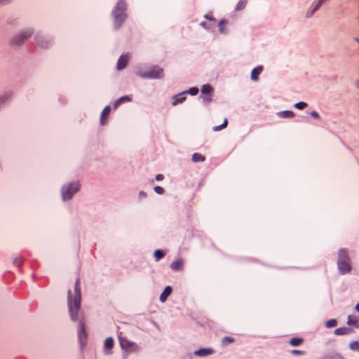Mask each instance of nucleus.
Masks as SVG:
<instances>
[{"label": "nucleus", "mask_w": 359, "mask_h": 359, "mask_svg": "<svg viewBox=\"0 0 359 359\" xmlns=\"http://www.w3.org/2000/svg\"><path fill=\"white\" fill-rule=\"evenodd\" d=\"M172 291V289L170 286H167L165 287L164 290L160 295V301L161 302H165L168 297L170 295L171 292Z\"/></svg>", "instance_id": "nucleus-18"}, {"label": "nucleus", "mask_w": 359, "mask_h": 359, "mask_svg": "<svg viewBox=\"0 0 359 359\" xmlns=\"http://www.w3.org/2000/svg\"><path fill=\"white\" fill-rule=\"evenodd\" d=\"M227 124H228L227 118H224L223 123L220 126H215L213 128V130L214 131L221 130L225 128L226 127Z\"/></svg>", "instance_id": "nucleus-29"}, {"label": "nucleus", "mask_w": 359, "mask_h": 359, "mask_svg": "<svg viewBox=\"0 0 359 359\" xmlns=\"http://www.w3.org/2000/svg\"><path fill=\"white\" fill-rule=\"evenodd\" d=\"M138 75L144 79H161L163 76V70L158 66H154L148 72L139 73Z\"/></svg>", "instance_id": "nucleus-6"}, {"label": "nucleus", "mask_w": 359, "mask_h": 359, "mask_svg": "<svg viewBox=\"0 0 359 359\" xmlns=\"http://www.w3.org/2000/svg\"><path fill=\"white\" fill-rule=\"evenodd\" d=\"M81 308V287L79 278H77L74 285V293L72 295L71 290L68 291V309L71 319L73 321L78 320V312Z\"/></svg>", "instance_id": "nucleus-1"}, {"label": "nucleus", "mask_w": 359, "mask_h": 359, "mask_svg": "<svg viewBox=\"0 0 359 359\" xmlns=\"http://www.w3.org/2000/svg\"><path fill=\"white\" fill-rule=\"evenodd\" d=\"M324 2V0H318L317 4L315 5L316 9L318 10Z\"/></svg>", "instance_id": "nucleus-40"}, {"label": "nucleus", "mask_w": 359, "mask_h": 359, "mask_svg": "<svg viewBox=\"0 0 359 359\" xmlns=\"http://www.w3.org/2000/svg\"><path fill=\"white\" fill-rule=\"evenodd\" d=\"M191 160L194 163L203 162V161H204L205 160V158L204 156L201 155V154L194 153L192 155Z\"/></svg>", "instance_id": "nucleus-22"}, {"label": "nucleus", "mask_w": 359, "mask_h": 359, "mask_svg": "<svg viewBox=\"0 0 359 359\" xmlns=\"http://www.w3.org/2000/svg\"><path fill=\"white\" fill-rule=\"evenodd\" d=\"M310 114H311V116L313 118H316V119H318V118H320V115H319V114H318L317 111H312L310 113Z\"/></svg>", "instance_id": "nucleus-38"}, {"label": "nucleus", "mask_w": 359, "mask_h": 359, "mask_svg": "<svg viewBox=\"0 0 359 359\" xmlns=\"http://www.w3.org/2000/svg\"><path fill=\"white\" fill-rule=\"evenodd\" d=\"M324 1H325L326 0H324Z\"/></svg>", "instance_id": "nucleus-49"}, {"label": "nucleus", "mask_w": 359, "mask_h": 359, "mask_svg": "<svg viewBox=\"0 0 359 359\" xmlns=\"http://www.w3.org/2000/svg\"><path fill=\"white\" fill-rule=\"evenodd\" d=\"M23 262V259L21 257H15L14 259H13V264L17 266H21V264H22Z\"/></svg>", "instance_id": "nucleus-33"}, {"label": "nucleus", "mask_w": 359, "mask_h": 359, "mask_svg": "<svg viewBox=\"0 0 359 359\" xmlns=\"http://www.w3.org/2000/svg\"><path fill=\"white\" fill-rule=\"evenodd\" d=\"M128 60H129V56L127 55H121L118 61H117V63H116V68L118 70H122L123 69L127 64H128Z\"/></svg>", "instance_id": "nucleus-11"}, {"label": "nucleus", "mask_w": 359, "mask_h": 359, "mask_svg": "<svg viewBox=\"0 0 359 359\" xmlns=\"http://www.w3.org/2000/svg\"><path fill=\"white\" fill-rule=\"evenodd\" d=\"M80 188V184L78 182H71L65 185L62 188V197L64 201L70 200L73 195L76 194Z\"/></svg>", "instance_id": "nucleus-5"}, {"label": "nucleus", "mask_w": 359, "mask_h": 359, "mask_svg": "<svg viewBox=\"0 0 359 359\" xmlns=\"http://www.w3.org/2000/svg\"><path fill=\"white\" fill-rule=\"evenodd\" d=\"M205 17V18H207V19H208V20H213V18H212V17L208 16V15H206Z\"/></svg>", "instance_id": "nucleus-45"}, {"label": "nucleus", "mask_w": 359, "mask_h": 359, "mask_svg": "<svg viewBox=\"0 0 359 359\" xmlns=\"http://www.w3.org/2000/svg\"><path fill=\"white\" fill-rule=\"evenodd\" d=\"M280 115L283 118H292L294 117V114L292 111H283L280 112Z\"/></svg>", "instance_id": "nucleus-28"}, {"label": "nucleus", "mask_w": 359, "mask_h": 359, "mask_svg": "<svg viewBox=\"0 0 359 359\" xmlns=\"http://www.w3.org/2000/svg\"><path fill=\"white\" fill-rule=\"evenodd\" d=\"M247 5L246 0H240L236 6V11H239L243 10Z\"/></svg>", "instance_id": "nucleus-24"}, {"label": "nucleus", "mask_w": 359, "mask_h": 359, "mask_svg": "<svg viewBox=\"0 0 359 359\" xmlns=\"http://www.w3.org/2000/svg\"><path fill=\"white\" fill-rule=\"evenodd\" d=\"M317 11L318 9H316V7L314 6L311 11H308L306 13V18H311Z\"/></svg>", "instance_id": "nucleus-35"}, {"label": "nucleus", "mask_w": 359, "mask_h": 359, "mask_svg": "<svg viewBox=\"0 0 359 359\" xmlns=\"http://www.w3.org/2000/svg\"><path fill=\"white\" fill-rule=\"evenodd\" d=\"M227 22L226 20H222L219 23V31L220 32L222 33H225V31L224 29V25L226 24Z\"/></svg>", "instance_id": "nucleus-36"}, {"label": "nucleus", "mask_w": 359, "mask_h": 359, "mask_svg": "<svg viewBox=\"0 0 359 359\" xmlns=\"http://www.w3.org/2000/svg\"><path fill=\"white\" fill-rule=\"evenodd\" d=\"M114 346V339L111 337H108L104 341V347L107 349H111Z\"/></svg>", "instance_id": "nucleus-25"}, {"label": "nucleus", "mask_w": 359, "mask_h": 359, "mask_svg": "<svg viewBox=\"0 0 359 359\" xmlns=\"http://www.w3.org/2000/svg\"><path fill=\"white\" fill-rule=\"evenodd\" d=\"M131 101V97L128 95L123 96L116 100L114 103V109H117L122 103L128 102Z\"/></svg>", "instance_id": "nucleus-17"}, {"label": "nucleus", "mask_w": 359, "mask_h": 359, "mask_svg": "<svg viewBox=\"0 0 359 359\" xmlns=\"http://www.w3.org/2000/svg\"><path fill=\"white\" fill-rule=\"evenodd\" d=\"M165 255V252L161 250H156L154 254L156 261H159Z\"/></svg>", "instance_id": "nucleus-27"}, {"label": "nucleus", "mask_w": 359, "mask_h": 359, "mask_svg": "<svg viewBox=\"0 0 359 359\" xmlns=\"http://www.w3.org/2000/svg\"><path fill=\"white\" fill-rule=\"evenodd\" d=\"M349 348L352 351H359V342L357 341L351 342L349 344Z\"/></svg>", "instance_id": "nucleus-31"}, {"label": "nucleus", "mask_w": 359, "mask_h": 359, "mask_svg": "<svg viewBox=\"0 0 359 359\" xmlns=\"http://www.w3.org/2000/svg\"><path fill=\"white\" fill-rule=\"evenodd\" d=\"M164 178V176L162 175V174H158L156 176V180L157 181H161L163 180Z\"/></svg>", "instance_id": "nucleus-42"}, {"label": "nucleus", "mask_w": 359, "mask_h": 359, "mask_svg": "<svg viewBox=\"0 0 359 359\" xmlns=\"http://www.w3.org/2000/svg\"><path fill=\"white\" fill-rule=\"evenodd\" d=\"M358 321L359 320H358V318L354 316L350 315L348 316L347 324L348 325H354V326L359 327V325H358Z\"/></svg>", "instance_id": "nucleus-20"}, {"label": "nucleus", "mask_w": 359, "mask_h": 359, "mask_svg": "<svg viewBox=\"0 0 359 359\" xmlns=\"http://www.w3.org/2000/svg\"><path fill=\"white\" fill-rule=\"evenodd\" d=\"M353 332L352 328L348 327H342L337 328L334 330V334L336 335H347Z\"/></svg>", "instance_id": "nucleus-16"}, {"label": "nucleus", "mask_w": 359, "mask_h": 359, "mask_svg": "<svg viewBox=\"0 0 359 359\" xmlns=\"http://www.w3.org/2000/svg\"><path fill=\"white\" fill-rule=\"evenodd\" d=\"M140 196L141 197H145V196H147V194H146V193H145V192H144V191H141V192L140 193Z\"/></svg>", "instance_id": "nucleus-44"}, {"label": "nucleus", "mask_w": 359, "mask_h": 359, "mask_svg": "<svg viewBox=\"0 0 359 359\" xmlns=\"http://www.w3.org/2000/svg\"><path fill=\"white\" fill-rule=\"evenodd\" d=\"M78 334L81 346H83L87 338V334L85 330V323L83 320H81L79 321V328Z\"/></svg>", "instance_id": "nucleus-10"}, {"label": "nucleus", "mask_w": 359, "mask_h": 359, "mask_svg": "<svg viewBox=\"0 0 359 359\" xmlns=\"http://www.w3.org/2000/svg\"><path fill=\"white\" fill-rule=\"evenodd\" d=\"M307 105H308L307 103H306L304 102H299L294 104V107L298 109H304V108H306L307 107Z\"/></svg>", "instance_id": "nucleus-32"}, {"label": "nucleus", "mask_w": 359, "mask_h": 359, "mask_svg": "<svg viewBox=\"0 0 359 359\" xmlns=\"http://www.w3.org/2000/svg\"><path fill=\"white\" fill-rule=\"evenodd\" d=\"M184 262L182 259H177L170 264V269L173 271H182L183 269Z\"/></svg>", "instance_id": "nucleus-15"}, {"label": "nucleus", "mask_w": 359, "mask_h": 359, "mask_svg": "<svg viewBox=\"0 0 359 359\" xmlns=\"http://www.w3.org/2000/svg\"><path fill=\"white\" fill-rule=\"evenodd\" d=\"M213 353L212 349L211 348H201L196 351H195V355L200 357L206 356L210 355Z\"/></svg>", "instance_id": "nucleus-19"}, {"label": "nucleus", "mask_w": 359, "mask_h": 359, "mask_svg": "<svg viewBox=\"0 0 359 359\" xmlns=\"http://www.w3.org/2000/svg\"><path fill=\"white\" fill-rule=\"evenodd\" d=\"M303 339L300 337H294L292 338L289 343L292 346H300L303 343Z\"/></svg>", "instance_id": "nucleus-23"}, {"label": "nucleus", "mask_w": 359, "mask_h": 359, "mask_svg": "<svg viewBox=\"0 0 359 359\" xmlns=\"http://www.w3.org/2000/svg\"><path fill=\"white\" fill-rule=\"evenodd\" d=\"M35 40L39 46L43 48H48L51 44L52 41L44 36L37 34L35 36Z\"/></svg>", "instance_id": "nucleus-8"}, {"label": "nucleus", "mask_w": 359, "mask_h": 359, "mask_svg": "<svg viewBox=\"0 0 359 359\" xmlns=\"http://www.w3.org/2000/svg\"><path fill=\"white\" fill-rule=\"evenodd\" d=\"M205 25H206V22H201V26H202V27H205Z\"/></svg>", "instance_id": "nucleus-48"}, {"label": "nucleus", "mask_w": 359, "mask_h": 359, "mask_svg": "<svg viewBox=\"0 0 359 359\" xmlns=\"http://www.w3.org/2000/svg\"><path fill=\"white\" fill-rule=\"evenodd\" d=\"M235 341L234 339L231 337H224L222 339V344L223 346H228L230 344H232Z\"/></svg>", "instance_id": "nucleus-26"}, {"label": "nucleus", "mask_w": 359, "mask_h": 359, "mask_svg": "<svg viewBox=\"0 0 359 359\" xmlns=\"http://www.w3.org/2000/svg\"><path fill=\"white\" fill-rule=\"evenodd\" d=\"M212 93H213V88L210 85L203 86V87L201 88V93L203 96V99L207 102H211Z\"/></svg>", "instance_id": "nucleus-9"}, {"label": "nucleus", "mask_w": 359, "mask_h": 359, "mask_svg": "<svg viewBox=\"0 0 359 359\" xmlns=\"http://www.w3.org/2000/svg\"><path fill=\"white\" fill-rule=\"evenodd\" d=\"M111 111V107L109 106H106L102 110L100 115V124L104 126L107 124V119Z\"/></svg>", "instance_id": "nucleus-13"}, {"label": "nucleus", "mask_w": 359, "mask_h": 359, "mask_svg": "<svg viewBox=\"0 0 359 359\" xmlns=\"http://www.w3.org/2000/svg\"><path fill=\"white\" fill-rule=\"evenodd\" d=\"M187 93H189L191 95H196L198 93V89L196 87H193L189 88L187 91H186Z\"/></svg>", "instance_id": "nucleus-34"}, {"label": "nucleus", "mask_w": 359, "mask_h": 359, "mask_svg": "<svg viewBox=\"0 0 359 359\" xmlns=\"http://www.w3.org/2000/svg\"><path fill=\"white\" fill-rule=\"evenodd\" d=\"M353 41H355L356 43H359V39L358 38H357V37L353 38Z\"/></svg>", "instance_id": "nucleus-46"}, {"label": "nucleus", "mask_w": 359, "mask_h": 359, "mask_svg": "<svg viewBox=\"0 0 359 359\" xmlns=\"http://www.w3.org/2000/svg\"><path fill=\"white\" fill-rule=\"evenodd\" d=\"M324 2V0H318L317 4L315 5L316 9L318 10Z\"/></svg>", "instance_id": "nucleus-41"}, {"label": "nucleus", "mask_w": 359, "mask_h": 359, "mask_svg": "<svg viewBox=\"0 0 359 359\" xmlns=\"http://www.w3.org/2000/svg\"><path fill=\"white\" fill-rule=\"evenodd\" d=\"M187 94V92H182V93H180L176 95H174L172 99V105L173 106H175L178 104H180V103H182L183 102H184L187 99L185 95Z\"/></svg>", "instance_id": "nucleus-12"}, {"label": "nucleus", "mask_w": 359, "mask_h": 359, "mask_svg": "<svg viewBox=\"0 0 359 359\" xmlns=\"http://www.w3.org/2000/svg\"><path fill=\"white\" fill-rule=\"evenodd\" d=\"M355 309L358 312H359V302L356 304Z\"/></svg>", "instance_id": "nucleus-47"}, {"label": "nucleus", "mask_w": 359, "mask_h": 359, "mask_svg": "<svg viewBox=\"0 0 359 359\" xmlns=\"http://www.w3.org/2000/svg\"><path fill=\"white\" fill-rule=\"evenodd\" d=\"M11 0H0L1 5H6L11 2Z\"/></svg>", "instance_id": "nucleus-43"}, {"label": "nucleus", "mask_w": 359, "mask_h": 359, "mask_svg": "<svg viewBox=\"0 0 359 359\" xmlns=\"http://www.w3.org/2000/svg\"><path fill=\"white\" fill-rule=\"evenodd\" d=\"M337 266L341 273H346L351 271V268L346 250L341 249L339 251Z\"/></svg>", "instance_id": "nucleus-3"}, {"label": "nucleus", "mask_w": 359, "mask_h": 359, "mask_svg": "<svg viewBox=\"0 0 359 359\" xmlns=\"http://www.w3.org/2000/svg\"><path fill=\"white\" fill-rule=\"evenodd\" d=\"M126 3L123 0H119L112 11L116 29H118L126 18Z\"/></svg>", "instance_id": "nucleus-2"}, {"label": "nucleus", "mask_w": 359, "mask_h": 359, "mask_svg": "<svg viewBox=\"0 0 359 359\" xmlns=\"http://www.w3.org/2000/svg\"><path fill=\"white\" fill-rule=\"evenodd\" d=\"M292 354H293V355H303V354H304V352L303 351H300V350H292Z\"/></svg>", "instance_id": "nucleus-39"}, {"label": "nucleus", "mask_w": 359, "mask_h": 359, "mask_svg": "<svg viewBox=\"0 0 359 359\" xmlns=\"http://www.w3.org/2000/svg\"><path fill=\"white\" fill-rule=\"evenodd\" d=\"M337 321L335 319H330L326 322V327L327 328L334 327L337 325Z\"/></svg>", "instance_id": "nucleus-30"}, {"label": "nucleus", "mask_w": 359, "mask_h": 359, "mask_svg": "<svg viewBox=\"0 0 359 359\" xmlns=\"http://www.w3.org/2000/svg\"><path fill=\"white\" fill-rule=\"evenodd\" d=\"M119 341L121 347L127 351L137 352L139 350V347L135 343L130 341L126 338L119 337Z\"/></svg>", "instance_id": "nucleus-7"}, {"label": "nucleus", "mask_w": 359, "mask_h": 359, "mask_svg": "<svg viewBox=\"0 0 359 359\" xmlns=\"http://www.w3.org/2000/svg\"><path fill=\"white\" fill-rule=\"evenodd\" d=\"M154 191L158 194H163L164 193V189L159 186H156L154 187Z\"/></svg>", "instance_id": "nucleus-37"}, {"label": "nucleus", "mask_w": 359, "mask_h": 359, "mask_svg": "<svg viewBox=\"0 0 359 359\" xmlns=\"http://www.w3.org/2000/svg\"><path fill=\"white\" fill-rule=\"evenodd\" d=\"M33 34L34 30L32 29H28L27 30L20 32L11 39L10 44L13 46H20L27 39H29Z\"/></svg>", "instance_id": "nucleus-4"}, {"label": "nucleus", "mask_w": 359, "mask_h": 359, "mask_svg": "<svg viewBox=\"0 0 359 359\" xmlns=\"http://www.w3.org/2000/svg\"><path fill=\"white\" fill-rule=\"evenodd\" d=\"M12 97V93H6L0 96V107H2L6 101L10 100Z\"/></svg>", "instance_id": "nucleus-21"}, {"label": "nucleus", "mask_w": 359, "mask_h": 359, "mask_svg": "<svg viewBox=\"0 0 359 359\" xmlns=\"http://www.w3.org/2000/svg\"><path fill=\"white\" fill-rule=\"evenodd\" d=\"M263 70V67L259 65L254 68L251 72L250 78L252 81H257L259 80V76Z\"/></svg>", "instance_id": "nucleus-14"}]
</instances>
